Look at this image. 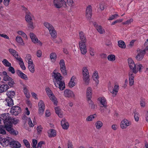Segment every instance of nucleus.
Segmentation results:
<instances>
[{"mask_svg": "<svg viewBox=\"0 0 148 148\" xmlns=\"http://www.w3.org/2000/svg\"><path fill=\"white\" fill-rule=\"evenodd\" d=\"M1 118L3 121L4 128L5 129L12 134L15 136L17 135L18 132L14 130L12 127V124H17L19 121L18 120L10 116L8 114H2Z\"/></svg>", "mask_w": 148, "mask_h": 148, "instance_id": "1", "label": "nucleus"}, {"mask_svg": "<svg viewBox=\"0 0 148 148\" xmlns=\"http://www.w3.org/2000/svg\"><path fill=\"white\" fill-rule=\"evenodd\" d=\"M79 38L80 40L79 42V48L82 54L84 55L87 52L85 44L86 42V39L85 34L83 32L81 31L79 32Z\"/></svg>", "mask_w": 148, "mask_h": 148, "instance_id": "2", "label": "nucleus"}, {"mask_svg": "<svg viewBox=\"0 0 148 148\" xmlns=\"http://www.w3.org/2000/svg\"><path fill=\"white\" fill-rule=\"evenodd\" d=\"M53 75L52 76L54 77L56 79V81L54 82L55 86L58 87L61 90H62L65 88V83L64 81H62V77L60 73H53Z\"/></svg>", "mask_w": 148, "mask_h": 148, "instance_id": "3", "label": "nucleus"}, {"mask_svg": "<svg viewBox=\"0 0 148 148\" xmlns=\"http://www.w3.org/2000/svg\"><path fill=\"white\" fill-rule=\"evenodd\" d=\"M82 74L83 79L85 84L88 85L90 80L88 70L85 67L83 68L82 69Z\"/></svg>", "mask_w": 148, "mask_h": 148, "instance_id": "4", "label": "nucleus"}, {"mask_svg": "<svg viewBox=\"0 0 148 148\" xmlns=\"http://www.w3.org/2000/svg\"><path fill=\"white\" fill-rule=\"evenodd\" d=\"M53 3L54 6L57 8L66 6V3L64 0H53Z\"/></svg>", "mask_w": 148, "mask_h": 148, "instance_id": "5", "label": "nucleus"}, {"mask_svg": "<svg viewBox=\"0 0 148 148\" xmlns=\"http://www.w3.org/2000/svg\"><path fill=\"white\" fill-rule=\"evenodd\" d=\"M47 95L50 99L54 102V104L57 105L58 102L56 99L55 97L53 95L50 89L49 88H47L45 89Z\"/></svg>", "mask_w": 148, "mask_h": 148, "instance_id": "6", "label": "nucleus"}, {"mask_svg": "<svg viewBox=\"0 0 148 148\" xmlns=\"http://www.w3.org/2000/svg\"><path fill=\"white\" fill-rule=\"evenodd\" d=\"M12 139L10 137H7L6 138L1 137L0 138V144L3 146H6L10 145Z\"/></svg>", "mask_w": 148, "mask_h": 148, "instance_id": "7", "label": "nucleus"}, {"mask_svg": "<svg viewBox=\"0 0 148 148\" xmlns=\"http://www.w3.org/2000/svg\"><path fill=\"white\" fill-rule=\"evenodd\" d=\"M21 111V110L20 107L15 106L11 108L10 112L12 114L16 116L20 113Z\"/></svg>", "mask_w": 148, "mask_h": 148, "instance_id": "8", "label": "nucleus"}, {"mask_svg": "<svg viewBox=\"0 0 148 148\" xmlns=\"http://www.w3.org/2000/svg\"><path fill=\"white\" fill-rule=\"evenodd\" d=\"M128 62L130 69L132 70L133 73L136 74L137 71L136 70V65L135 64L134 61L131 58L128 59Z\"/></svg>", "mask_w": 148, "mask_h": 148, "instance_id": "9", "label": "nucleus"}, {"mask_svg": "<svg viewBox=\"0 0 148 148\" xmlns=\"http://www.w3.org/2000/svg\"><path fill=\"white\" fill-rule=\"evenodd\" d=\"M60 70L61 71L62 73L63 74V75H67V72L65 66V62L62 59L60 60Z\"/></svg>", "mask_w": 148, "mask_h": 148, "instance_id": "10", "label": "nucleus"}, {"mask_svg": "<svg viewBox=\"0 0 148 148\" xmlns=\"http://www.w3.org/2000/svg\"><path fill=\"white\" fill-rule=\"evenodd\" d=\"M92 12V7L91 5H89L87 7L86 10V16L88 20H90L91 18Z\"/></svg>", "mask_w": 148, "mask_h": 148, "instance_id": "11", "label": "nucleus"}, {"mask_svg": "<svg viewBox=\"0 0 148 148\" xmlns=\"http://www.w3.org/2000/svg\"><path fill=\"white\" fill-rule=\"evenodd\" d=\"M137 52L138 53L136 56V59L137 60L140 61L143 59L145 52L144 50L140 49L138 50Z\"/></svg>", "mask_w": 148, "mask_h": 148, "instance_id": "12", "label": "nucleus"}, {"mask_svg": "<svg viewBox=\"0 0 148 148\" xmlns=\"http://www.w3.org/2000/svg\"><path fill=\"white\" fill-rule=\"evenodd\" d=\"M39 113L42 115L44 112L45 105L43 102L42 100H40L38 103Z\"/></svg>", "mask_w": 148, "mask_h": 148, "instance_id": "13", "label": "nucleus"}, {"mask_svg": "<svg viewBox=\"0 0 148 148\" xmlns=\"http://www.w3.org/2000/svg\"><path fill=\"white\" fill-rule=\"evenodd\" d=\"M29 36L32 42L35 43H37L39 45H42V43L40 41L38 40L37 38L34 34L32 32H31L29 34Z\"/></svg>", "mask_w": 148, "mask_h": 148, "instance_id": "14", "label": "nucleus"}, {"mask_svg": "<svg viewBox=\"0 0 148 148\" xmlns=\"http://www.w3.org/2000/svg\"><path fill=\"white\" fill-rule=\"evenodd\" d=\"M99 100L100 101L101 103L102 106H101L100 110L102 112L104 111V110L102 108L104 107V108L106 109L107 107V102L105 98H99Z\"/></svg>", "mask_w": 148, "mask_h": 148, "instance_id": "15", "label": "nucleus"}, {"mask_svg": "<svg viewBox=\"0 0 148 148\" xmlns=\"http://www.w3.org/2000/svg\"><path fill=\"white\" fill-rule=\"evenodd\" d=\"M64 95L66 97H74L75 95L73 91L69 90L66 89L64 91Z\"/></svg>", "mask_w": 148, "mask_h": 148, "instance_id": "16", "label": "nucleus"}, {"mask_svg": "<svg viewBox=\"0 0 148 148\" xmlns=\"http://www.w3.org/2000/svg\"><path fill=\"white\" fill-rule=\"evenodd\" d=\"M10 146L12 147L18 148L20 147L21 145L18 141L12 140L10 143Z\"/></svg>", "mask_w": 148, "mask_h": 148, "instance_id": "17", "label": "nucleus"}, {"mask_svg": "<svg viewBox=\"0 0 148 148\" xmlns=\"http://www.w3.org/2000/svg\"><path fill=\"white\" fill-rule=\"evenodd\" d=\"M130 125L129 122L127 119H124L121 123V127L122 129L126 128Z\"/></svg>", "mask_w": 148, "mask_h": 148, "instance_id": "18", "label": "nucleus"}, {"mask_svg": "<svg viewBox=\"0 0 148 148\" xmlns=\"http://www.w3.org/2000/svg\"><path fill=\"white\" fill-rule=\"evenodd\" d=\"M61 124L63 129L67 130L68 129L69 126V124L65 119H62L61 121Z\"/></svg>", "mask_w": 148, "mask_h": 148, "instance_id": "19", "label": "nucleus"}, {"mask_svg": "<svg viewBox=\"0 0 148 148\" xmlns=\"http://www.w3.org/2000/svg\"><path fill=\"white\" fill-rule=\"evenodd\" d=\"M16 73L17 75L22 79L25 80L28 79V77L27 76L23 73L22 72L19 70H17L16 71Z\"/></svg>", "mask_w": 148, "mask_h": 148, "instance_id": "20", "label": "nucleus"}, {"mask_svg": "<svg viewBox=\"0 0 148 148\" xmlns=\"http://www.w3.org/2000/svg\"><path fill=\"white\" fill-rule=\"evenodd\" d=\"M32 15L29 12L26 11L25 19L27 22L32 21Z\"/></svg>", "mask_w": 148, "mask_h": 148, "instance_id": "21", "label": "nucleus"}, {"mask_svg": "<svg viewBox=\"0 0 148 148\" xmlns=\"http://www.w3.org/2000/svg\"><path fill=\"white\" fill-rule=\"evenodd\" d=\"M9 88V86L7 84H3L0 85V93L5 92Z\"/></svg>", "mask_w": 148, "mask_h": 148, "instance_id": "22", "label": "nucleus"}, {"mask_svg": "<svg viewBox=\"0 0 148 148\" xmlns=\"http://www.w3.org/2000/svg\"><path fill=\"white\" fill-rule=\"evenodd\" d=\"M16 59L20 62L19 63V64L21 68L24 70H25L26 69V68L24 65V64L23 61L22 59L20 57L16 58Z\"/></svg>", "mask_w": 148, "mask_h": 148, "instance_id": "23", "label": "nucleus"}, {"mask_svg": "<svg viewBox=\"0 0 148 148\" xmlns=\"http://www.w3.org/2000/svg\"><path fill=\"white\" fill-rule=\"evenodd\" d=\"M134 76L133 74L131 73H129V84L130 86H132L134 84Z\"/></svg>", "mask_w": 148, "mask_h": 148, "instance_id": "24", "label": "nucleus"}, {"mask_svg": "<svg viewBox=\"0 0 148 148\" xmlns=\"http://www.w3.org/2000/svg\"><path fill=\"white\" fill-rule=\"evenodd\" d=\"M92 77L93 80L95 81L98 84L99 83V80L98 79L99 78L98 76V72L97 71H95L93 73Z\"/></svg>", "mask_w": 148, "mask_h": 148, "instance_id": "25", "label": "nucleus"}, {"mask_svg": "<svg viewBox=\"0 0 148 148\" xmlns=\"http://www.w3.org/2000/svg\"><path fill=\"white\" fill-rule=\"evenodd\" d=\"M55 109L56 113L58 114V116L60 118L62 117L63 116L61 112V110L59 107H55Z\"/></svg>", "mask_w": 148, "mask_h": 148, "instance_id": "26", "label": "nucleus"}, {"mask_svg": "<svg viewBox=\"0 0 148 148\" xmlns=\"http://www.w3.org/2000/svg\"><path fill=\"white\" fill-rule=\"evenodd\" d=\"M86 96L87 99H91L92 96V89L90 87L88 88L86 91Z\"/></svg>", "mask_w": 148, "mask_h": 148, "instance_id": "27", "label": "nucleus"}, {"mask_svg": "<svg viewBox=\"0 0 148 148\" xmlns=\"http://www.w3.org/2000/svg\"><path fill=\"white\" fill-rule=\"evenodd\" d=\"M119 86L118 85H115L114 87V89L110 92L113 94V96H115L116 95L117 93L118 92Z\"/></svg>", "mask_w": 148, "mask_h": 148, "instance_id": "28", "label": "nucleus"}, {"mask_svg": "<svg viewBox=\"0 0 148 148\" xmlns=\"http://www.w3.org/2000/svg\"><path fill=\"white\" fill-rule=\"evenodd\" d=\"M9 51L11 54L16 59V58L18 57V55L17 52L14 49H9Z\"/></svg>", "mask_w": 148, "mask_h": 148, "instance_id": "29", "label": "nucleus"}, {"mask_svg": "<svg viewBox=\"0 0 148 148\" xmlns=\"http://www.w3.org/2000/svg\"><path fill=\"white\" fill-rule=\"evenodd\" d=\"M75 79V77L73 76L72 77L69 83V87L72 88L75 86V83L74 82Z\"/></svg>", "mask_w": 148, "mask_h": 148, "instance_id": "30", "label": "nucleus"}, {"mask_svg": "<svg viewBox=\"0 0 148 148\" xmlns=\"http://www.w3.org/2000/svg\"><path fill=\"white\" fill-rule=\"evenodd\" d=\"M5 100L7 103V104L8 106L11 107L14 105L13 101L12 98H7Z\"/></svg>", "mask_w": 148, "mask_h": 148, "instance_id": "31", "label": "nucleus"}, {"mask_svg": "<svg viewBox=\"0 0 148 148\" xmlns=\"http://www.w3.org/2000/svg\"><path fill=\"white\" fill-rule=\"evenodd\" d=\"M16 42L21 45H24L25 44L23 42V40L20 36H17L16 37Z\"/></svg>", "mask_w": 148, "mask_h": 148, "instance_id": "32", "label": "nucleus"}, {"mask_svg": "<svg viewBox=\"0 0 148 148\" xmlns=\"http://www.w3.org/2000/svg\"><path fill=\"white\" fill-rule=\"evenodd\" d=\"M118 45L120 48L125 49L126 48V45L123 41L120 40L118 41Z\"/></svg>", "mask_w": 148, "mask_h": 148, "instance_id": "33", "label": "nucleus"}, {"mask_svg": "<svg viewBox=\"0 0 148 148\" xmlns=\"http://www.w3.org/2000/svg\"><path fill=\"white\" fill-rule=\"evenodd\" d=\"M88 103L89 104V107L91 108V109L94 110L95 108V105L94 104L93 102L91 100V99H87Z\"/></svg>", "mask_w": 148, "mask_h": 148, "instance_id": "34", "label": "nucleus"}, {"mask_svg": "<svg viewBox=\"0 0 148 148\" xmlns=\"http://www.w3.org/2000/svg\"><path fill=\"white\" fill-rule=\"evenodd\" d=\"M49 33L52 37L55 38L56 37L57 33L54 28L49 31Z\"/></svg>", "mask_w": 148, "mask_h": 148, "instance_id": "35", "label": "nucleus"}, {"mask_svg": "<svg viewBox=\"0 0 148 148\" xmlns=\"http://www.w3.org/2000/svg\"><path fill=\"white\" fill-rule=\"evenodd\" d=\"M15 92L14 91H9L7 92L6 93L8 97L7 98H10L12 99L15 95Z\"/></svg>", "mask_w": 148, "mask_h": 148, "instance_id": "36", "label": "nucleus"}, {"mask_svg": "<svg viewBox=\"0 0 148 148\" xmlns=\"http://www.w3.org/2000/svg\"><path fill=\"white\" fill-rule=\"evenodd\" d=\"M44 25L48 29L49 31L52 29H53V28H54L51 24L47 22H45L44 23Z\"/></svg>", "mask_w": 148, "mask_h": 148, "instance_id": "37", "label": "nucleus"}, {"mask_svg": "<svg viewBox=\"0 0 148 148\" xmlns=\"http://www.w3.org/2000/svg\"><path fill=\"white\" fill-rule=\"evenodd\" d=\"M50 135H49V137H55L56 136V131L53 129H51L49 130Z\"/></svg>", "mask_w": 148, "mask_h": 148, "instance_id": "38", "label": "nucleus"}, {"mask_svg": "<svg viewBox=\"0 0 148 148\" xmlns=\"http://www.w3.org/2000/svg\"><path fill=\"white\" fill-rule=\"evenodd\" d=\"M96 29L97 31L100 34H102L105 32V31L102 27L100 25L97 26L96 27Z\"/></svg>", "mask_w": 148, "mask_h": 148, "instance_id": "39", "label": "nucleus"}, {"mask_svg": "<svg viewBox=\"0 0 148 148\" xmlns=\"http://www.w3.org/2000/svg\"><path fill=\"white\" fill-rule=\"evenodd\" d=\"M102 123L100 121H98L96 122L95 125L97 128L98 129H100L103 126Z\"/></svg>", "mask_w": 148, "mask_h": 148, "instance_id": "40", "label": "nucleus"}, {"mask_svg": "<svg viewBox=\"0 0 148 148\" xmlns=\"http://www.w3.org/2000/svg\"><path fill=\"white\" fill-rule=\"evenodd\" d=\"M2 62L6 67H9L11 66V64L9 63L8 61L6 59H3L2 61Z\"/></svg>", "mask_w": 148, "mask_h": 148, "instance_id": "41", "label": "nucleus"}, {"mask_svg": "<svg viewBox=\"0 0 148 148\" xmlns=\"http://www.w3.org/2000/svg\"><path fill=\"white\" fill-rule=\"evenodd\" d=\"M107 58L109 60L111 61H114L115 60V56L112 54L109 55Z\"/></svg>", "mask_w": 148, "mask_h": 148, "instance_id": "42", "label": "nucleus"}, {"mask_svg": "<svg viewBox=\"0 0 148 148\" xmlns=\"http://www.w3.org/2000/svg\"><path fill=\"white\" fill-rule=\"evenodd\" d=\"M143 67L142 64H138L136 65V70L137 71V73L138 71H141V69H143Z\"/></svg>", "mask_w": 148, "mask_h": 148, "instance_id": "43", "label": "nucleus"}, {"mask_svg": "<svg viewBox=\"0 0 148 148\" xmlns=\"http://www.w3.org/2000/svg\"><path fill=\"white\" fill-rule=\"evenodd\" d=\"M23 142L25 146L27 148H30V145L29 141L26 139H24L23 140Z\"/></svg>", "mask_w": 148, "mask_h": 148, "instance_id": "44", "label": "nucleus"}, {"mask_svg": "<svg viewBox=\"0 0 148 148\" xmlns=\"http://www.w3.org/2000/svg\"><path fill=\"white\" fill-rule=\"evenodd\" d=\"M28 69L32 73H34V64L29 65Z\"/></svg>", "mask_w": 148, "mask_h": 148, "instance_id": "45", "label": "nucleus"}, {"mask_svg": "<svg viewBox=\"0 0 148 148\" xmlns=\"http://www.w3.org/2000/svg\"><path fill=\"white\" fill-rule=\"evenodd\" d=\"M57 55L55 53H52L50 55V58L52 60H55L56 58Z\"/></svg>", "mask_w": 148, "mask_h": 148, "instance_id": "46", "label": "nucleus"}, {"mask_svg": "<svg viewBox=\"0 0 148 148\" xmlns=\"http://www.w3.org/2000/svg\"><path fill=\"white\" fill-rule=\"evenodd\" d=\"M96 115V114H94L93 115H91L88 116L86 118V120L88 121H91L92 119L95 118V116Z\"/></svg>", "mask_w": 148, "mask_h": 148, "instance_id": "47", "label": "nucleus"}, {"mask_svg": "<svg viewBox=\"0 0 148 148\" xmlns=\"http://www.w3.org/2000/svg\"><path fill=\"white\" fill-rule=\"evenodd\" d=\"M9 82L8 83V84L10 87H12L13 85L15 84V82L14 80L12 78L9 81Z\"/></svg>", "mask_w": 148, "mask_h": 148, "instance_id": "48", "label": "nucleus"}, {"mask_svg": "<svg viewBox=\"0 0 148 148\" xmlns=\"http://www.w3.org/2000/svg\"><path fill=\"white\" fill-rule=\"evenodd\" d=\"M119 17V15L117 14H114L112 15L108 19L109 20H112L117 18Z\"/></svg>", "mask_w": 148, "mask_h": 148, "instance_id": "49", "label": "nucleus"}, {"mask_svg": "<svg viewBox=\"0 0 148 148\" xmlns=\"http://www.w3.org/2000/svg\"><path fill=\"white\" fill-rule=\"evenodd\" d=\"M9 68H8V71L12 74L14 73H15V71L13 67L12 66H9Z\"/></svg>", "mask_w": 148, "mask_h": 148, "instance_id": "50", "label": "nucleus"}, {"mask_svg": "<svg viewBox=\"0 0 148 148\" xmlns=\"http://www.w3.org/2000/svg\"><path fill=\"white\" fill-rule=\"evenodd\" d=\"M28 23V27L31 29H33L34 28L33 23L32 21L27 22Z\"/></svg>", "mask_w": 148, "mask_h": 148, "instance_id": "51", "label": "nucleus"}, {"mask_svg": "<svg viewBox=\"0 0 148 148\" xmlns=\"http://www.w3.org/2000/svg\"><path fill=\"white\" fill-rule=\"evenodd\" d=\"M12 79V78L10 77L8 75L3 76V79L5 81H9Z\"/></svg>", "mask_w": 148, "mask_h": 148, "instance_id": "52", "label": "nucleus"}, {"mask_svg": "<svg viewBox=\"0 0 148 148\" xmlns=\"http://www.w3.org/2000/svg\"><path fill=\"white\" fill-rule=\"evenodd\" d=\"M134 117L135 120L136 121H138L139 119V114L137 112H134Z\"/></svg>", "mask_w": 148, "mask_h": 148, "instance_id": "53", "label": "nucleus"}, {"mask_svg": "<svg viewBox=\"0 0 148 148\" xmlns=\"http://www.w3.org/2000/svg\"><path fill=\"white\" fill-rule=\"evenodd\" d=\"M42 129V126L40 125L38 126L37 127V128L36 129L37 131V133L38 134L40 133Z\"/></svg>", "mask_w": 148, "mask_h": 148, "instance_id": "54", "label": "nucleus"}, {"mask_svg": "<svg viewBox=\"0 0 148 148\" xmlns=\"http://www.w3.org/2000/svg\"><path fill=\"white\" fill-rule=\"evenodd\" d=\"M135 41V40H132L130 43V44L127 47H128L129 48H131L134 45V43Z\"/></svg>", "mask_w": 148, "mask_h": 148, "instance_id": "55", "label": "nucleus"}, {"mask_svg": "<svg viewBox=\"0 0 148 148\" xmlns=\"http://www.w3.org/2000/svg\"><path fill=\"white\" fill-rule=\"evenodd\" d=\"M133 20L132 18H131L129 20H128L124 23L125 24H129L130 23L132 22H133Z\"/></svg>", "mask_w": 148, "mask_h": 148, "instance_id": "56", "label": "nucleus"}, {"mask_svg": "<svg viewBox=\"0 0 148 148\" xmlns=\"http://www.w3.org/2000/svg\"><path fill=\"white\" fill-rule=\"evenodd\" d=\"M37 144V141L35 139H33L32 140V147H36Z\"/></svg>", "mask_w": 148, "mask_h": 148, "instance_id": "57", "label": "nucleus"}, {"mask_svg": "<svg viewBox=\"0 0 148 148\" xmlns=\"http://www.w3.org/2000/svg\"><path fill=\"white\" fill-rule=\"evenodd\" d=\"M42 52L40 50H38L37 52V56L38 57H40L42 55Z\"/></svg>", "mask_w": 148, "mask_h": 148, "instance_id": "58", "label": "nucleus"}, {"mask_svg": "<svg viewBox=\"0 0 148 148\" xmlns=\"http://www.w3.org/2000/svg\"><path fill=\"white\" fill-rule=\"evenodd\" d=\"M29 121H28V124L29 125V126L31 127H32L34 126V125L32 123V121L30 118L28 119Z\"/></svg>", "mask_w": 148, "mask_h": 148, "instance_id": "59", "label": "nucleus"}, {"mask_svg": "<svg viewBox=\"0 0 148 148\" xmlns=\"http://www.w3.org/2000/svg\"><path fill=\"white\" fill-rule=\"evenodd\" d=\"M31 59V57L30 54H27L25 58V60L26 62H27V61Z\"/></svg>", "mask_w": 148, "mask_h": 148, "instance_id": "60", "label": "nucleus"}, {"mask_svg": "<svg viewBox=\"0 0 148 148\" xmlns=\"http://www.w3.org/2000/svg\"><path fill=\"white\" fill-rule=\"evenodd\" d=\"M90 55L92 56H93L95 55V51L94 49H93L90 48Z\"/></svg>", "mask_w": 148, "mask_h": 148, "instance_id": "61", "label": "nucleus"}, {"mask_svg": "<svg viewBox=\"0 0 148 148\" xmlns=\"http://www.w3.org/2000/svg\"><path fill=\"white\" fill-rule=\"evenodd\" d=\"M27 88L28 87L26 86H23V91L24 93L29 92Z\"/></svg>", "mask_w": 148, "mask_h": 148, "instance_id": "62", "label": "nucleus"}, {"mask_svg": "<svg viewBox=\"0 0 148 148\" xmlns=\"http://www.w3.org/2000/svg\"><path fill=\"white\" fill-rule=\"evenodd\" d=\"M0 133L3 134H6V132L5 130L3 128L0 127Z\"/></svg>", "mask_w": 148, "mask_h": 148, "instance_id": "63", "label": "nucleus"}, {"mask_svg": "<svg viewBox=\"0 0 148 148\" xmlns=\"http://www.w3.org/2000/svg\"><path fill=\"white\" fill-rule=\"evenodd\" d=\"M44 143L43 141H40L39 142L37 145L38 148H41L42 144H43Z\"/></svg>", "mask_w": 148, "mask_h": 148, "instance_id": "64", "label": "nucleus"}]
</instances>
